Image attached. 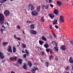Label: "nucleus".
I'll return each mask as SVG.
<instances>
[{
  "label": "nucleus",
  "mask_w": 73,
  "mask_h": 73,
  "mask_svg": "<svg viewBox=\"0 0 73 73\" xmlns=\"http://www.w3.org/2000/svg\"><path fill=\"white\" fill-rule=\"evenodd\" d=\"M4 19L5 17L4 15L1 13H0V24H4Z\"/></svg>",
  "instance_id": "obj_1"
},
{
  "label": "nucleus",
  "mask_w": 73,
  "mask_h": 73,
  "mask_svg": "<svg viewBox=\"0 0 73 73\" xmlns=\"http://www.w3.org/2000/svg\"><path fill=\"white\" fill-rule=\"evenodd\" d=\"M37 64L36 63H35L34 64V65H35V66H36V67H34V69H32V70H31V72L32 73H35V72H36V70H38V68H37Z\"/></svg>",
  "instance_id": "obj_2"
},
{
  "label": "nucleus",
  "mask_w": 73,
  "mask_h": 73,
  "mask_svg": "<svg viewBox=\"0 0 73 73\" xmlns=\"http://www.w3.org/2000/svg\"><path fill=\"white\" fill-rule=\"evenodd\" d=\"M38 12L36 10H33L31 12V14L33 16H36L38 15Z\"/></svg>",
  "instance_id": "obj_3"
},
{
  "label": "nucleus",
  "mask_w": 73,
  "mask_h": 73,
  "mask_svg": "<svg viewBox=\"0 0 73 73\" xmlns=\"http://www.w3.org/2000/svg\"><path fill=\"white\" fill-rule=\"evenodd\" d=\"M28 7L29 11H30V9H31V11H32L33 10V9H34V8H35V7H34L33 5L31 4H30L29 5Z\"/></svg>",
  "instance_id": "obj_4"
},
{
  "label": "nucleus",
  "mask_w": 73,
  "mask_h": 73,
  "mask_svg": "<svg viewBox=\"0 0 73 73\" xmlns=\"http://www.w3.org/2000/svg\"><path fill=\"white\" fill-rule=\"evenodd\" d=\"M10 13L9 11L8 10H5L4 12V14L5 16H8L9 15Z\"/></svg>",
  "instance_id": "obj_5"
},
{
  "label": "nucleus",
  "mask_w": 73,
  "mask_h": 73,
  "mask_svg": "<svg viewBox=\"0 0 73 73\" xmlns=\"http://www.w3.org/2000/svg\"><path fill=\"white\" fill-rule=\"evenodd\" d=\"M7 50L10 52V53H12V47L10 45H9L8 46V48H7Z\"/></svg>",
  "instance_id": "obj_6"
},
{
  "label": "nucleus",
  "mask_w": 73,
  "mask_h": 73,
  "mask_svg": "<svg viewBox=\"0 0 73 73\" xmlns=\"http://www.w3.org/2000/svg\"><path fill=\"white\" fill-rule=\"evenodd\" d=\"M30 33H31L32 35H36L37 33V31H35L33 30H31L30 31Z\"/></svg>",
  "instance_id": "obj_7"
},
{
  "label": "nucleus",
  "mask_w": 73,
  "mask_h": 73,
  "mask_svg": "<svg viewBox=\"0 0 73 73\" xmlns=\"http://www.w3.org/2000/svg\"><path fill=\"white\" fill-rule=\"evenodd\" d=\"M25 52L26 53V54H24L23 55V58H26L27 57V56H28L29 54V52L27 50H25Z\"/></svg>",
  "instance_id": "obj_8"
},
{
  "label": "nucleus",
  "mask_w": 73,
  "mask_h": 73,
  "mask_svg": "<svg viewBox=\"0 0 73 73\" xmlns=\"http://www.w3.org/2000/svg\"><path fill=\"white\" fill-rule=\"evenodd\" d=\"M4 54L2 52H0V58L1 59H4Z\"/></svg>",
  "instance_id": "obj_9"
},
{
  "label": "nucleus",
  "mask_w": 73,
  "mask_h": 73,
  "mask_svg": "<svg viewBox=\"0 0 73 73\" xmlns=\"http://www.w3.org/2000/svg\"><path fill=\"white\" fill-rule=\"evenodd\" d=\"M48 16H49V17L50 18V19H53L54 17V15L52 13H50V14H49Z\"/></svg>",
  "instance_id": "obj_10"
},
{
  "label": "nucleus",
  "mask_w": 73,
  "mask_h": 73,
  "mask_svg": "<svg viewBox=\"0 0 73 73\" xmlns=\"http://www.w3.org/2000/svg\"><path fill=\"white\" fill-rule=\"evenodd\" d=\"M23 59L19 58L17 62L20 64V65H21L23 63Z\"/></svg>",
  "instance_id": "obj_11"
},
{
  "label": "nucleus",
  "mask_w": 73,
  "mask_h": 73,
  "mask_svg": "<svg viewBox=\"0 0 73 73\" xmlns=\"http://www.w3.org/2000/svg\"><path fill=\"white\" fill-rule=\"evenodd\" d=\"M9 59L10 61H13L14 60H17V57L15 56L14 57H11Z\"/></svg>",
  "instance_id": "obj_12"
},
{
  "label": "nucleus",
  "mask_w": 73,
  "mask_h": 73,
  "mask_svg": "<svg viewBox=\"0 0 73 73\" xmlns=\"http://www.w3.org/2000/svg\"><path fill=\"white\" fill-rule=\"evenodd\" d=\"M54 13L56 15H58V10L57 9H55L54 11Z\"/></svg>",
  "instance_id": "obj_13"
},
{
  "label": "nucleus",
  "mask_w": 73,
  "mask_h": 73,
  "mask_svg": "<svg viewBox=\"0 0 73 73\" xmlns=\"http://www.w3.org/2000/svg\"><path fill=\"white\" fill-rule=\"evenodd\" d=\"M60 48L62 50H65L66 49V46L64 45H63L60 46Z\"/></svg>",
  "instance_id": "obj_14"
},
{
  "label": "nucleus",
  "mask_w": 73,
  "mask_h": 73,
  "mask_svg": "<svg viewBox=\"0 0 73 73\" xmlns=\"http://www.w3.org/2000/svg\"><path fill=\"white\" fill-rule=\"evenodd\" d=\"M23 68L25 70H27V65L26 63H24L23 66Z\"/></svg>",
  "instance_id": "obj_15"
},
{
  "label": "nucleus",
  "mask_w": 73,
  "mask_h": 73,
  "mask_svg": "<svg viewBox=\"0 0 73 73\" xmlns=\"http://www.w3.org/2000/svg\"><path fill=\"white\" fill-rule=\"evenodd\" d=\"M42 9H44H44H48V8H49V5H47L46 6H45V5H43L42 6Z\"/></svg>",
  "instance_id": "obj_16"
},
{
  "label": "nucleus",
  "mask_w": 73,
  "mask_h": 73,
  "mask_svg": "<svg viewBox=\"0 0 73 73\" xmlns=\"http://www.w3.org/2000/svg\"><path fill=\"white\" fill-rule=\"evenodd\" d=\"M60 17V20L61 22H62V23L64 22V17L62 16V15H61Z\"/></svg>",
  "instance_id": "obj_17"
},
{
  "label": "nucleus",
  "mask_w": 73,
  "mask_h": 73,
  "mask_svg": "<svg viewBox=\"0 0 73 73\" xmlns=\"http://www.w3.org/2000/svg\"><path fill=\"white\" fill-rule=\"evenodd\" d=\"M55 52H58V47L57 46H55L53 48Z\"/></svg>",
  "instance_id": "obj_18"
},
{
  "label": "nucleus",
  "mask_w": 73,
  "mask_h": 73,
  "mask_svg": "<svg viewBox=\"0 0 73 73\" xmlns=\"http://www.w3.org/2000/svg\"><path fill=\"white\" fill-rule=\"evenodd\" d=\"M2 27V28H3V29H1V32L2 34H3V31L5 29V27L4 25H3Z\"/></svg>",
  "instance_id": "obj_19"
},
{
  "label": "nucleus",
  "mask_w": 73,
  "mask_h": 73,
  "mask_svg": "<svg viewBox=\"0 0 73 73\" xmlns=\"http://www.w3.org/2000/svg\"><path fill=\"white\" fill-rule=\"evenodd\" d=\"M56 3L58 6H60V5H61V4H62V3L60 1H56Z\"/></svg>",
  "instance_id": "obj_20"
},
{
  "label": "nucleus",
  "mask_w": 73,
  "mask_h": 73,
  "mask_svg": "<svg viewBox=\"0 0 73 73\" xmlns=\"http://www.w3.org/2000/svg\"><path fill=\"white\" fill-rule=\"evenodd\" d=\"M30 27L31 29H35V24H31L30 25Z\"/></svg>",
  "instance_id": "obj_21"
},
{
  "label": "nucleus",
  "mask_w": 73,
  "mask_h": 73,
  "mask_svg": "<svg viewBox=\"0 0 73 73\" xmlns=\"http://www.w3.org/2000/svg\"><path fill=\"white\" fill-rule=\"evenodd\" d=\"M53 24L54 25H56V24H57V20L56 19L55 21H54L53 22Z\"/></svg>",
  "instance_id": "obj_22"
},
{
  "label": "nucleus",
  "mask_w": 73,
  "mask_h": 73,
  "mask_svg": "<svg viewBox=\"0 0 73 73\" xmlns=\"http://www.w3.org/2000/svg\"><path fill=\"white\" fill-rule=\"evenodd\" d=\"M13 50L14 53H15V52H16V48L14 46L13 47Z\"/></svg>",
  "instance_id": "obj_23"
},
{
  "label": "nucleus",
  "mask_w": 73,
  "mask_h": 73,
  "mask_svg": "<svg viewBox=\"0 0 73 73\" xmlns=\"http://www.w3.org/2000/svg\"><path fill=\"white\" fill-rule=\"evenodd\" d=\"M28 65H29V67H31V66H32V64L31 62L30 61L28 62Z\"/></svg>",
  "instance_id": "obj_24"
},
{
  "label": "nucleus",
  "mask_w": 73,
  "mask_h": 73,
  "mask_svg": "<svg viewBox=\"0 0 73 73\" xmlns=\"http://www.w3.org/2000/svg\"><path fill=\"white\" fill-rule=\"evenodd\" d=\"M69 62H70V63H71L72 64V63H73V59L71 58V57H70V59L69 60Z\"/></svg>",
  "instance_id": "obj_25"
},
{
  "label": "nucleus",
  "mask_w": 73,
  "mask_h": 73,
  "mask_svg": "<svg viewBox=\"0 0 73 73\" xmlns=\"http://www.w3.org/2000/svg\"><path fill=\"white\" fill-rule=\"evenodd\" d=\"M44 46L45 48H48L49 47V45L48 43H46L44 44Z\"/></svg>",
  "instance_id": "obj_26"
},
{
  "label": "nucleus",
  "mask_w": 73,
  "mask_h": 73,
  "mask_svg": "<svg viewBox=\"0 0 73 73\" xmlns=\"http://www.w3.org/2000/svg\"><path fill=\"white\" fill-rule=\"evenodd\" d=\"M8 44V42H4L3 43V45L4 46H6V45H7Z\"/></svg>",
  "instance_id": "obj_27"
},
{
  "label": "nucleus",
  "mask_w": 73,
  "mask_h": 73,
  "mask_svg": "<svg viewBox=\"0 0 73 73\" xmlns=\"http://www.w3.org/2000/svg\"><path fill=\"white\" fill-rule=\"evenodd\" d=\"M37 12H40V6H39L37 7Z\"/></svg>",
  "instance_id": "obj_28"
},
{
  "label": "nucleus",
  "mask_w": 73,
  "mask_h": 73,
  "mask_svg": "<svg viewBox=\"0 0 73 73\" xmlns=\"http://www.w3.org/2000/svg\"><path fill=\"white\" fill-rule=\"evenodd\" d=\"M42 40H44V41H46V38L44 36L42 37Z\"/></svg>",
  "instance_id": "obj_29"
},
{
  "label": "nucleus",
  "mask_w": 73,
  "mask_h": 73,
  "mask_svg": "<svg viewBox=\"0 0 73 73\" xmlns=\"http://www.w3.org/2000/svg\"><path fill=\"white\" fill-rule=\"evenodd\" d=\"M21 46L22 48L23 47V48H26V45L24 44H22Z\"/></svg>",
  "instance_id": "obj_30"
},
{
  "label": "nucleus",
  "mask_w": 73,
  "mask_h": 73,
  "mask_svg": "<svg viewBox=\"0 0 73 73\" xmlns=\"http://www.w3.org/2000/svg\"><path fill=\"white\" fill-rule=\"evenodd\" d=\"M39 42L40 44V45H42L43 44H44V42H42V41L41 40H39Z\"/></svg>",
  "instance_id": "obj_31"
},
{
  "label": "nucleus",
  "mask_w": 73,
  "mask_h": 73,
  "mask_svg": "<svg viewBox=\"0 0 73 73\" xmlns=\"http://www.w3.org/2000/svg\"><path fill=\"white\" fill-rule=\"evenodd\" d=\"M46 1L48 3V0H46ZM52 2V0H48V3H51Z\"/></svg>",
  "instance_id": "obj_32"
},
{
  "label": "nucleus",
  "mask_w": 73,
  "mask_h": 73,
  "mask_svg": "<svg viewBox=\"0 0 73 73\" xmlns=\"http://www.w3.org/2000/svg\"><path fill=\"white\" fill-rule=\"evenodd\" d=\"M40 54L41 56H44L45 55V53H44V52H40Z\"/></svg>",
  "instance_id": "obj_33"
},
{
  "label": "nucleus",
  "mask_w": 73,
  "mask_h": 73,
  "mask_svg": "<svg viewBox=\"0 0 73 73\" xmlns=\"http://www.w3.org/2000/svg\"><path fill=\"white\" fill-rule=\"evenodd\" d=\"M45 64H46V67H48L49 66V62H46V63H45Z\"/></svg>",
  "instance_id": "obj_34"
},
{
  "label": "nucleus",
  "mask_w": 73,
  "mask_h": 73,
  "mask_svg": "<svg viewBox=\"0 0 73 73\" xmlns=\"http://www.w3.org/2000/svg\"><path fill=\"white\" fill-rule=\"evenodd\" d=\"M52 33L54 37V38H56V34H55V33H54V32L53 31H52Z\"/></svg>",
  "instance_id": "obj_35"
},
{
  "label": "nucleus",
  "mask_w": 73,
  "mask_h": 73,
  "mask_svg": "<svg viewBox=\"0 0 73 73\" xmlns=\"http://www.w3.org/2000/svg\"><path fill=\"white\" fill-rule=\"evenodd\" d=\"M53 56L52 55H51L49 57V58L50 61H51V59L53 58Z\"/></svg>",
  "instance_id": "obj_36"
},
{
  "label": "nucleus",
  "mask_w": 73,
  "mask_h": 73,
  "mask_svg": "<svg viewBox=\"0 0 73 73\" xmlns=\"http://www.w3.org/2000/svg\"><path fill=\"white\" fill-rule=\"evenodd\" d=\"M14 64L16 65V66H18L19 65V62H17L15 64Z\"/></svg>",
  "instance_id": "obj_37"
},
{
  "label": "nucleus",
  "mask_w": 73,
  "mask_h": 73,
  "mask_svg": "<svg viewBox=\"0 0 73 73\" xmlns=\"http://www.w3.org/2000/svg\"><path fill=\"white\" fill-rule=\"evenodd\" d=\"M37 48L38 50H41V48L40 47H37Z\"/></svg>",
  "instance_id": "obj_38"
},
{
  "label": "nucleus",
  "mask_w": 73,
  "mask_h": 73,
  "mask_svg": "<svg viewBox=\"0 0 73 73\" xmlns=\"http://www.w3.org/2000/svg\"><path fill=\"white\" fill-rule=\"evenodd\" d=\"M17 29H20L21 28L20 26L19 25L17 26Z\"/></svg>",
  "instance_id": "obj_39"
},
{
  "label": "nucleus",
  "mask_w": 73,
  "mask_h": 73,
  "mask_svg": "<svg viewBox=\"0 0 73 73\" xmlns=\"http://www.w3.org/2000/svg\"><path fill=\"white\" fill-rule=\"evenodd\" d=\"M55 59L56 61H58V57L57 56H56L55 57Z\"/></svg>",
  "instance_id": "obj_40"
},
{
  "label": "nucleus",
  "mask_w": 73,
  "mask_h": 73,
  "mask_svg": "<svg viewBox=\"0 0 73 73\" xmlns=\"http://www.w3.org/2000/svg\"><path fill=\"white\" fill-rule=\"evenodd\" d=\"M46 52H48V53H49V51H50V50L49 49H46Z\"/></svg>",
  "instance_id": "obj_41"
},
{
  "label": "nucleus",
  "mask_w": 73,
  "mask_h": 73,
  "mask_svg": "<svg viewBox=\"0 0 73 73\" xmlns=\"http://www.w3.org/2000/svg\"><path fill=\"white\" fill-rule=\"evenodd\" d=\"M27 24H30L31 23V21H27Z\"/></svg>",
  "instance_id": "obj_42"
},
{
  "label": "nucleus",
  "mask_w": 73,
  "mask_h": 73,
  "mask_svg": "<svg viewBox=\"0 0 73 73\" xmlns=\"http://www.w3.org/2000/svg\"><path fill=\"white\" fill-rule=\"evenodd\" d=\"M41 20H42V21H44L45 20V19H44V17H42L41 18Z\"/></svg>",
  "instance_id": "obj_43"
},
{
  "label": "nucleus",
  "mask_w": 73,
  "mask_h": 73,
  "mask_svg": "<svg viewBox=\"0 0 73 73\" xmlns=\"http://www.w3.org/2000/svg\"><path fill=\"white\" fill-rule=\"evenodd\" d=\"M54 27L56 29H58V26L57 25H55Z\"/></svg>",
  "instance_id": "obj_44"
},
{
  "label": "nucleus",
  "mask_w": 73,
  "mask_h": 73,
  "mask_svg": "<svg viewBox=\"0 0 73 73\" xmlns=\"http://www.w3.org/2000/svg\"><path fill=\"white\" fill-rule=\"evenodd\" d=\"M55 43H56V41H52V44H54Z\"/></svg>",
  "instance_id": "obj_45"
},
{
  "label": "nucleus",
  "mask_w": 73,
  "mask_h": 73,
  "mask_svg": "<svg viewBox=\"0 0 73 73\" xmlns=\"http://www.w3.org/2000/svg\"><path fill=\"white\" fill-rule=\"evenodd\" d=\"M50 6L51 7V8H53V7H54V6L52 4H50Z\"/></svg>",
  "instance_id": "obj_46"
},
{
  "label": "nucleus",
  "mask_w": 73,
  "mask_h": 73,
  "mask_svg": "<svg viewBox=\"0 0 73 73\" xmlns=\"http://www.w3.org/2000/svg\"><path fill=\"white\" fill-rule=\"evenodd\" d=\"M16 39H17L18 40H21V39H20V38H18L17 37Z\"/></svg>",
  "instance_id": "obj_47"
},
{
  "label": "nucleus",
  "mask_w": 73,
  "mask_h": 73,
  "mask_svg": "<svg viewBox=\"0 0 73 73\" xmlns=\"http://www.w3.org/2000/svg\"><path fill=\"white\" fill-rule=\"evenodd\" d=\"M70 43H71V45H73V41H71Z\"/></svg>",
  "instance_id": "obj_48"
},
{
  "label": "nucleus",
  "mask_w": 73,
  "mask_h": 73,
  "mask_svg": "<svg viewBox=\"0 0 73 73\" xmlns=\"http://www.w3.org/2000/svg\"><path fill=\"white\" fill-rule=\"evenodd\" d=\"M14 37L15 38V39H16L17 37H16V35H15L14 36Z\"/></svg>",
  "instance_id": "obj_49"
},
{
  "label": "nucleus",
  "mask_w": 73,
  "mask_h": 73,
  "mask_svg": "<svg viewBox=\"0 0 73 73\" xmlns=\"http://www.w3.org/2000/svg\"><path fill=\"white\" fill-rule=\"evenodd\" d=\"M22 53H25V52H24V50L23 49L22 51Z\"/></svg>",
  "instance_id": "obj_50"
},
{
  "label": "nucleus",
  "mask_w": 73,
  "mask_h": 73,
  "mask_svg": "<svg viewBox=\"0 0 73 73\" xmlns=\"http://www.w3.org/2000/svg\"><path fill=\"white\" fill-rule=\"evenodd\" d=\"M54 44L56 46H57V45H58V44H57V43H56V42H55V43Z\"/></svg>",
  "instance_id": "obj_51"
},
{
  "label": "nucleus",
  "mask_w": 73,
  "mask_h": 73,
  "mask_svg": "<svg viewBox=\"0 0 73 73\" xmlns=\"http://www.w3.org/2000/svg\"><path fill=\"white\" fill-rule=\"evenodd\" d=\"M49 28L50 29H52V25H50Z\"/></svg>",
  "instance_id": "obj_52"
},
{
  "label": "nucleus",
  "mask_w": 73,
  "mask_h": 73,
  "mask_svg": "<svg viewBox=\"0 0 73 73\" xmlns=\"http://www.w3.org/2000/svg\"><path fill=\"white\" fill-rule=\"evenodd\" d=\"M52 53V50H51L50 51V54H51Z\"/></svg>",
  "instance_id": "obj_53"
},
{
  "label": "nucleus",
  "mask_w": 73,
  "mask_h": 73,
  "mask_svg": "<svg viewBox=\"0 0 73 73\" xmlns=\"http://www.w3.org/2000/svg\"><path fill=\"white\" fill-rule=\"evenodd\" d=\"M6 23H7V24L8 25V26H9V24H8V22H6Z\"/></svg>",
  "instance_id": "obj_54"
},
{
  "label": "nucleus",
  "mask_w": 73,
  "mask_h": 73,
  "mask_svg": "<svg viewBox=\"0 0 73 73\" xmlns=\"http://www.w3.org/2000/svg\"><path fill=\"white\" fill-rule=\"evenodd\" d=\"M11 73H15V72H13V71H11Z\"/></svg>",
  "instance_id": "obj_55"
},
{
  "label": "nucleus",
  "mask_w": 73,
  "mask_h": 73,
  "mask_svg": "<svg viewBox=\"0 0 73 73\" xmlns=\"http://www.w3.org/2000/svg\"><path fill=\"white\" fill-rule=\"evenodd\" d=\"M66 68L67 69H69V66H67V67Z\"/></svg>",
  "instance_id": "obj_56"
},
{
  "label": "nucleus",
  "mask_w": 73,
  "mask_h": 73,
  "mask_svg": "<svg viewBox=\"0 0 73 73\" xmlns=\"http://www.w3.org/2000/svg\"><path fill=\"white\" fill-rule=\"evenodd\" d=\"M23 34H25V33L24 32V30H23Z\"/></svg>",
  "instance_id": "obj_57"
},
{
  "label": "nucleus",
  "mask_w": 73,
  "mask_h": 73,
  "mask_svg": "<svg viewBox=\"0 0 73 73\" xmlns=\"http://www.w3.org/2000/svg\"><path fill=\"white\" fill-rule=\"evenodd\" d=\"M64 73H69V72H65Z\"/></svg>",
  "instance_id": "obj_58"
},
{
  "label": "nucleus",
  "mask_w": 73,
  "mask_h": 73,
  "mask_svg": "<svg viewBox=\"0 0 73 73\" xmlns=\"http://www.w3.org/2000/svg\"><path fill=\"white\" fill-rule=\"evenodd\" d=\"M68 68H65V70H68Z\"/></svg>",
  "instance_id": "obj_59"
},
{
  "label": "nucleus",
  "mask_w": 73,
  "mask_h": 73,
  "mask_svg": "<svg viewBox=\"0 0 73 73\" xmlns=\"http://www.w3.org/2000/svg\"><path fill=\"white\" fill-rule=\"evenodd\" d=\"M3 1H7V0H3Z\"/></svg>",
  "instance_id": "obj_60"
},
{
  "label": "nucleus",
  "mask_w": 73,
  "mask_h": 73,
  "mask_svg": "<svg viewBox=\"0 0 73 73\" xmlns=\"http://www.w3.org/2000/svg\"><path fill=\"white\" fill-rule=\"evenodd\" d=\"M1 3H4V2H3V1H1Z\"/></svg>",
  "instance_id": "obj_61"
},
{
  "label": "nucleus",
  "mask_w": 73,
  "mask_h": 73,
  "mask_svg": "<svg viewBox=\"0 0 73 73\" xmlns=\"http://www.w3.org/2000/svg\"><path fill=\"white\" fill-rule=\"evenodd\" d=\"M41 62H44V61H43V60H41Z\"/></svg>",
  "instance_id": "obj_62"
},
{
  "label": "nucleus",
  "mask_w": 73,
  "mask_h": 73,
  "mask_svg": "<svg viewBox=\"0 0 73 73\" xmlns=\"http://www.w3.org/2000/svg\"><path fill=\"white\" fill-rule=\"evenodd\" d=\"M50 38H52V36H50Z\"/></svg>",
  "instance_id": "obj_63"
},
{
  "label": "nucleus",
  "mask_w": 73,
  "mask_h": 73,
  "mask_svg": "<svg viewBox=\"0 0 73 73\" xmlns=\"http://www.w3.org/2000/svg\"><path fill=\"white\" fill-rule=\"evenodd\" d=\"M72 70H73V67L72 68Z\"/></svg>",
  "instance_id": "obj_64"
}]
</instances>
